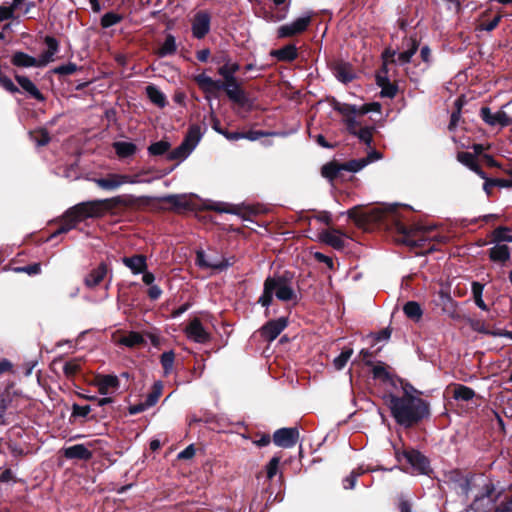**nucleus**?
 I'll return each instance as SVG.
<instances>
[{
	"mask_svg": "<svg viewBox=\"0 0 512 512\" xmlns=\"http://www.w3.org/2000/svg\"><path fill=\"white\" fill-rule=\"evenodd\" d=\"M132 203V196H115L108 199L91 200L78 203L64 213L62 217V225L54 234L51 235V237L67 233L71 229L75 228L79 222L88 218H100L108 211L119 205L127 206Z\"/></svg>",
	"mask_w": 512,
	"mask_h": 512,
	"instance_id": "obj_1",
	"label": "nucleus"
},
{
	"mask_svg": "<svg viewBox=\"0 0 512 512\" xmlns=\"http://www.w3.org/2000/svg\"><path fill=\"white\" fill-rule=\"evenodd\" d=\"M385 400L392 416L402 426L410 427L429 415L428 403L406 390L401 397L390 394Z\"/></svg>",
	"mask_w": 512,
	"mask_h": 512,
	"instance_id": "obj_2",
	"label": "nucleus"
},
{
	"mask_svg": "<svg viewBox=\"0 0 512 512\" xmlns=\"http://www.w3.org/2000/svg\"><path fill=\"white\" fill-rule=\"evenodd\" d=\"M275 296L280 301H291L297 298L291 279L284 275H274L267 277L263 284V293L258 299V303L268 308Z\"/></svg>",
	"mask_w": 512,
	"mask_h": 512,
	"instance_id": "obj_3",
	"label": "nucleus"
},
{
	"mask_svg": "<svg viewBox=\"0 0 512 512\" xmlns=\"http://www.w3.org/2000/svg\"><path fill=\"white\" fill-rule=\"evenodd\" d=\"M92 181L100 189L113 191L120 188L124 184L149 183L151 180L139 179V175L109 173L102 178H93Z\"/></svg>",
	"mask_w": 512,
	"mask_h": 512,
	"instance_id": "obj_4",
	"label": "nucleus"
},
{
	"mask_svg": "<svg viewBox=\"0 0 512 512\" xmlns=\"http://www.w3.org/2000/svg\"><path fill=\"white\" fill-rule=\"evenodd\" d=\"M312 13H307L291 23L284 24L277 29L278 38H288L304 32L310 25Z\"/></svg>",
	"mask_w": 512,
	"mask_h": 512,
	"instance_id": "obj_5",
	"label": "nucleus"
},
{
	"mask_svg": "<svg viewBox=\"0 0 512 512\" xmlns=\"http://www.w3.org/2000/svg\"><path fill=\"white\" fill-rule=\"evenodd\" d=\"M418 50V43L415 39L407 40L406 49L397 53L396 51L386 50L383 54L384 59L391 58V61L399 65L407 64Z\"/></svg>",
	"mask_w": 512,
	"mask_h": 512,
	"instance_id": "obj_6",
	"label": "nucleus"
},
{
	"mask_svg": "<svg viewBox=\"0 0 512 512\" xmlns=\"http://www.w3.org/2000/svg\"><path fill=\"white\" fill-rule=\"evenodd\" d=\"M299 440L297 428H280L274 432L273 442L282 448H292Z\"/></svg>",
	"mask_w": 512,
	"mask_h": 512,
	"instance_id": "obj_7",
	"label": "nucleus"
},
{
	"mask_svg": "<svg viewBox=\"0 0 512 512\" xmlns=\"http://www.w3.org/2000/svg\"><path fill=\"white\" fill-rule=\"evenodd\" d=\"M186 336L189 340L205 344L210 340V333L204 328L198 318H194L185 328Z\"/></svg>",
	"mask_w": 512,
	"mask_h": 512,
	"instance_id": "obj_8",
	"label": "nucleus"
},
{
	"mask_svg": "<svg viewBox=\"0 0 512 512\" xmlns=\"http://www.w3.org/2000/svg\"><path fill=\"white\" fill-rule=\"evenodd\" d=\"M432 228L430 226H425L421 224H417L414 227L407 230L404 227L400 228V231L406 236V242L411 246H421L422 242L426 240L427 233Z\"/></svg>",
	"mask_w": 512,
	"mask_h": 512,
	"instance_id": "obj_9",
	"label": "nucleus"
},
{
	"mask_svg": "<svg viewBox=\"0 0 512 512\" xmlns=\"http://www.w3.org/2000/svg\"><path fill=\"white\" fill-rule=\"evenodd\" d=\"M288 321L285 317L271 320L261 328V336L268 342L275 340L287 327Z\"/></svg>",
	"mask_w": 512,
	"mask_h": 512,
	"instance_id": "obj_10",
	"label": "nucleus"
},
{
	"mask_svg": "<svg viewBox=\"0 0 512 512\" xmlns=\"http://www.w3.org/2000/svg\"><path fill=\"white\" fill-rule=\"evenodd\" d=\"M403 455L414 473L426 474L428 472L429 462L420 452L416 450H409L405 451Z\"/></svg>",
	"mask_w": 512,
	"mask_h": 512,
	"instance_id": "obj_11",
	"label": "nucleus"
},
{
	"mask_svg": "<svg viewBox=\"0 0 512 512\" xmlns=\"http://www.w3.org/2000/svg\"><path fill=\"white\" fill-rule=\"evenodd\" d=\"M482 120L490 126L505 127L511 124L510 117L503 110L492 113L490 108L482 107L480 110Z\"/></svg>",
	"mask_w": 512,
	"mask_h": 512,
	"instance_id": "obj_12",
	"label": "nucleus"
},
{
	"mask_svg": "<svg viewBox=\"0 0 512 512\" xmlns=\"http://www.w3.org/2000/svg\"><path fill=\"white\" fill-rule=\"evenodd\" d=\"M108 272L105 263L99 264L96 268L92 269L84 278V284L88 289H94L100 285Z\"/></svg>",
	"mask_w": 512,
	"mask_h": 512,
	"instance_id": "obj_13",
	"label": "nucleus"
},
{
	"mask_svg": "<svg viewBox=\"0 0 512 512\" xmlns=\"http://www.w3.org/2000/svg\"><path fill=\"white\" fill-rule=\"evenodd\" d=\"M196 262L201 268H209L213 270L222 271L229 267L231 263L228 260H215L208 257L203 251H197Z\"/></svg>",
	"mask_w": 512,
	"mask_h": 512,
	"instance_id": "obj_14",
	"label": "nucleus"
},
{
	"mask_svg": "<svg viewBox=\"0 0 512 512\" xmlns=\"http://www.w3.org/2000/svg\"><path fill=\"white\" fill-rule=\"evenodd\" d=\"M209 29H210L209 15L207 13H203V12L198 13L195 16V19L192 24L193 35L196 38L201 39L209 32Z\"/></svg>",
	"mask_w": 512,
	"mask_h": 512,
	"instance_id": "obj_15",
	"label": "nucleus"
},
{
	"mask_svg": "<svg viewBox=\"0 0 512 512\" xmlns=\"http://www.w3.org/2000/svg\"><path fill=\"white\" fill-rule=\"evenodd\" d=\"M333 109L339 112L344 117V119H347L353 115H365L370 111L367 105L357 107L355 105L341 102H335L333 104Z\"/></svg>",
	"mask_w": 512,
	"mask_h": 512,
	"instance_id": "obj_16",
	"label": "nucleus"
},
{
	"mask_svg": "<svg viewBox=\"0 0 512 512\" xmlns=\"http://www.w3.org/2000/svg\"><path fill=\"white\" fill-rule=\"evenodd\" d=\"M95 386L102 395H107L110 390H116L119 387V379L115 375H101L96 377Z\"/></svg>",
	"mask_w": 512,
	"mask_h": 512,
	"instance_id": "obj_17",
	"label": "nucleus"
},
{
	"mask_svg": "<svg viewBox=\"0 0 512 512\" xmlns=\"http://www.w3.org/2000/svg\"><path fill=\"white\" fill-rule=\"evenodd\" d=\"M221 89L225 90L228 98L237 103L243 105L246 102V95L244 91L240 88V85L237 81L232 83H223Z\"/></svg>",
	"mask_w": 512,
	"mask_h": 512,
	"instance_id": "obj_18",
	"label": "nucleus"
},
{
	"mask_svg": "<svg viewBox=\"0 0 512 512\" xmlns=\"http://www.w3.org/2000/svg\"><path fill=\"white\" fill-rule=\"evenodd\" d=\"M195 81L205 93H214L222 87L221 80H214L205 73L195 76Z\"/></svg>",
	"mask_w": 512,
	"mask_h": 512,
	"instance_id": "obj_19",
	"label": "nucleus"
},
{
	"mask_svg": "<svg viewBox=\"0 0 512 512\" xmlns=\"http://www.w3.org/2000/svg\"><path fill=\"white\" fill-rule=\"evenodd\" d=\"M122 262L135 275L145 272V270H147V262L146 257L144 255L124 257L122 259Z\"/></svg>",
	"mask_w": 512,
	"mask_h": 512,
	"instance_id": "obj_20",
	"label": "nucleus"
},
{
	"mask_svg": "<svg viewBox=\"0 0 512 512\" xmlns=\"http://www.w3.org/2000/svg\"><path fill=\"white\" fill-rule=\"evenodd\" d=\"M112 146L119 159L133 157L138 151L137 145L129 141H116Z\"/></svg>",
	"mask_w": 512,
	"mask_h": 512,
	"instance_id": "obj_21",
	"label": "nucleus"
},
{
	"mask_svg": "<svg viewBox=\"0 0 512 512\" xmlns=\"http://www.w3.org/2000/svg\"><path fill=\"white\" fill-rule=\"evenodd\" d=\"M64 456L68 459L89 460L92 452L83 444H76L64 449Z\"/></svg>",
	"mask_w": 512,
	"mask_h": 512,
	"instance_id": "obj_22",
	"label": "nucleus"
},
{
	"mask_svg": "<svg viewBox=\"0 0 512 512\" xmlns=\"http://www.w3.org/2000/svg\"><path fill=\"white\" fill-rule=\"evenodd\" d=\"M320 240L335 249H341L344 247L343 234L335 229L323 231L320 234Z\"/></svg>",
	"mask_w": 512,
	"mask_h": 512,
	"instance_id": "obj_23",
	"label": "nucleus"
},
{
	"mask_svg": "<svg viewBox=\"0 0 512 512\" xmlns=\"http://www.w3.org/2000/svg\"><path fill=\"white\" fill-rule=\"evenodd\" d=\"M270 55L279 61L290 62L297 58L298 52L295 45L288 44L280 49L272 50Z\"/></svg>",
	"mask_w": 512,
	"mask_h": 512,
	"instance_id": "obj_24",
	"label": "nucleus"
},
{
	"mask_svg": "<svg viewBox=\"0 0 512 512\" xmlns=\"http://www.w3.org/2000/svg\"><path fill=\"white\" fill-rule=\"evenodd\" d=\"M16 81L21 86V88L26 91L31 97L43 101L44 97L36 85L27 77L16 75Z\"/></svg>",
	"mask_w": 512,
	"mask_h": 512,
	"instance_id": "obj_25",
	"label": "nucleus"
},
{
	"mask_svg": "<svg viewBox=\"0 0 512 512\" xmlns=\"http://www.w3.org/2000/svg\"><path fill=\"white\" fill-rule=\"evenodd\" d=\"M11 62L17 67H38L37 59L24 52H15L12 56Z\"/></svg>",
	"mask_w": 512,
	"mask_h": 512,
	"instance_id": "obj_26",
	"label": "nucleus"
},
{
	"mask_svg": "<svg viewBox=\"0 0 512 512\" xmlns=\"http://www.w3.org/2000/svg\"><path fill=\"white\" fill-rule=\"evenodd\" d=\"M439 298L443 312L452 318L456 317V302L451 298V296L444 291H440Z\"/></svg>",
	"mask_w": 512,
	"mask_h": 512,
	"instance_id": "obj_27",
	"label": "nucleus"
},
{
	"mask_svg": "<svg viewBox=\"0 0 512 512\" xmlns=\"http://www.w3.org/2000/svg\"><path fill=\"white\" fill-rule=\"evenodd\" d=\"M238 70L239 65L237 63L227 62L218 69V73L224 78L223 83H232L237 81L234 75Z\"/></svg>",
	"mask_w": 512,
	"mask_h": 512,
	"instance_id": "obj_28",
	"label": "nucleus"
},
{
	"mask_svg": "<svg viewBox=\"0 0 512 512\" xmlns=\"http://www.w3.org/2000/svg\"><path fill=\"white\" fill-rule=\"evenodd\" d=\"M146 94L150 101L158 107H165L167 104L166 96L156 86L148 85L146 87Z\"/></svg>",
	"mask_w": 512,
	"mask_h": 512,
	"instance_id": "obj_29",
	"label": "nucleus"
},
{
	"mask_svg": "<svg viewBox=\"0 0 512 512\" xmlns=\"http://www.w3.org/2000/svg\"><path fill=\"white\" fill-rule=\"evenodd\" d=\"M492 507V500L490 493H486L482 496L476 497L473 503L471 504V508L475 512H488Z\"/></svg>",
	"mask_w": 512,
	"mask_h": 512,
	"instance_id": "obj_30",
	"label": "nucleus"
},
{
	"mask_svg": "<svg viewBox=\"0 0 512 512\" xmlns=\"http://www.w3.org/2000/svg\"><path fill=\"white\" fill-rule=\"evenodd\" d=\"M489 255L493 261L505 262L510 258V250L505 244L496 245L490 249Z\"/></svg>",
	"mask_w": 512,
	"mask_h": 512,
	"instance_id": "obj_31",
	"label": "nucleus"
},
{
	"mask_svg": "<svg viewBox=\"0 0 512 512\" xmlns=\"http://www.w3.org/2000/svg\"><path fill=\"white\" fill-rule=\"evenodd\" d=\"M403 311L408 318L414 321H419L423 314L420 304L415 301L407 302L403 307Z\"/></svg>",
	"mask_w": 512,
	"mask_h": 512,
	"instance_id": "obj_32",
	"label": "nucleus"
},
{
	"mask_svg": "<svg viewBox=\"0 0 512 512\" xmlns=\"http://www.w3.org/2000/svg\"><path fill=\"white\" fill-rule=\"evenodd\" d=\"M192 151L193 147L187 145V143L182 142L177 148L168 154L167 158L168 160H184L191 154Z\"/></svg>",
	"mask_w": 512,
	"mask_h": 512,
	"instance_id": "obj_33",
	"label": "nucleus"
},
{
	"mask_svg": "<svg viewBox=\"0 0 512 512\" xmlns=\"http://www.w3.org/2000/svg\"><path fill=\"white\" fill-rule=\"evenodd\" d=\"M336 78L343 82L348 83L354 79V73L352 69L346 64H339L335 67L334 70Z\"/></svg>",
	"mask_w": 512,
	"mask_h": 512,
	"instance_id": "obj_34",
	"label": "nucleus"
},
{
	"mask_svg": "<svg viewBox=\"0 0 512 512\" xmlns=\"http://www.w3.org/2000/svg\"><path fill=\"white\" fill-rule=\"evenodd\" d=\"M474 396L475 392L473 389L461 384L456 385L453 391V397L455 400L469 401L473 399Z\"/></svg>",
	"mask_w": 512,
	"mask_h": 512,
	"instance_id": "obj_35",
	"label": "nucleus"
},
{
	"mask_svg": "<svg viewBox=\"0 0 512 512\" xmlns=\"http://www.w3.org/2000/svg\"><path fill=\"white\" fill-rule=\"evenodd\" d=\"M342 167H343V164H338L336 162H329L322 167V170H321L322 176L329 180H333L338 176V174L341 171L344 170Z\"/></svg>",
	"mask_w": 512,
	"mask_h": 512,
	"instance_id": "obj_36",
	"label": "nucleus"
},
{
	"mask_svg": "<svg viewBox=\"0 0 512 512\" xmlns=\"http://www.w3.org/2000/svg\"><path fill=\"white\" fill-rule=\"evenodd\" d=\"M177 45L176 40L173 35H168L164 41V43L161 45V47L158 50V55L160 57H165L168 55H172L176 52Z\"/></svg>",
	"mask_w": 512,
	"mask_h": 512,
	"instance_id": "obj_37",
	"label": "nucleus"
},
{
	"mask_svg": "<svg viewBox=\"0 0 512 512\" xmlns=\"http://www.w3.org/2000/svg\"><path fill=\"white\" fill-rule=\"evenodd\" d=\"M162 390H163L162 382L161 381L155 382L153 385L152 392L149 393L147 395L146 399L144 400L146 402V406H149V407L154 406L158 402L159 397L162 394Z\"/></svg>",
	"mask_w": 512,
	"mask_h": 512,
	"instance_id": "obj_38",
	"label": "nucleus"
},
{
	"mask_svg": "<svg viewBox=\"0 0 512 512\" xmlns=\"http://www.w3.org/2000/svg\"><path fill=\"white\" fill-rule=\"evenodd\" d=\"M288 14V5L279 8L276 11H266L264 13V19L268 22H279L286 18Z\"/></svg>",
	"mask_w": 512,
	"mask_h": 512,
	"instance_id": "obj_39",
	"label": "nucleus"
},
{
	"mask_svg": "<svg viewBox=\"0 0 512 512\" xmlns=\"http://www.w3.org/2000/svg\"><path fill=\"white\" fill-rule=\"evenodd\" d=\"M144 342L143 336L138 332H130L128 335L120 339V344L127 347H135Z\"/></svg>",
	"mask_w": 512,
	"mask_h": 512,
	"instance_id": "obj_40",
	"label": "nucleus"
},
{
	"mask_svg": "<svg viewBox=\"0 0 512 512\" xmlns=\"http://www.w3.org/2000/svg\"><path fill=\"white\" fill-rule=\"evenodd\" d=\"M170 147H171V145L169 142L161 140V141L152 143L148 147V153L152 156H160V155L167 153L169 151Z\"/></svg>",
	"mask_w": 512,
	"mask_h": 512,
	"instance_id": "obj_41",
	"label": "nucleus"
},
{
	"mask_svg": "<svg viewBox=\"0 0 512 512\" xmlns=\"http://www.w3.org/2000/svg\"><path fill=\"white\" fill-rule=\"evenodd\" d=\"M174 360H175V354L173 351H166L164 352L161 357H160V362H161V365L164 369V374L165 375H168L172 372L173 370V365H174Z\"/></svg>",
	"mask_w": 512,
	"mask_h": 512,
	"instance_id": "obj_42",
	"label": "nucleus"
},
{
	"mask_svg": "<svg viewBox=\"0 0 512 512\" xmlns=\"http://www.w3.org/2000/svg\"><path fill=\"white\" fill-rule=\"evenodd\" d=\"M483 288H484L483 285H481L478 282H474L472 284V292H473V296H474V300H475L476 305L481 310L486 311L488 309V307H487V305L485 304V302L482 299Z\"/></svg>",
	"mask_w": 512,
	"mask_h": 512,
	"instance_id": "obj_43",
	"label": "nucleus"
},
{
	"mask_svg": "<svg viewBox=\"0 0 512 512\" xmlns=\"http://www.w3.org/2000/svg\"><path fill=\"white\" fill-rule=\"evenodd\" d=\"M457 160L470 170H473L478 165L475 156L469 152H459L457 154Z\"/></svg>",
	"mask_w": 512,
	"mask_h": 512,
	"instance_id": "obj_44",
	"label": "nucleus"
},
{
	"mask_svg": "<svg viewBox=\"0 0 512 512\" xmlns=\"http://www.w3.org/2000/svg\"><path fill=\"white\" fill-rule=\"evenodd\" d=\"M366 166H367V162L365 161L364 158H361V159H355V160H351V161L344 163L342 168L345 171L356 173V172H359L360 170H362Z\"/></svg>",
	"mask_w": 512,
	"mask_h": 512,
	"instance_id": "obj_45",
	"label": "nucleus"
},
{
	"mask_svg": "<svg viewBox=\"0 0 512 512\" xmlns=\"http://www.w3.org/2000/svg\"><path fill=\"white\" fill-rule=\"evenodd\" d=\"M200 138H201V134H200L199 127H192V128H190L183 143H187V145H190L194 149L196 147V145L198 144Z\"/></svg>",
	"mask_w": 512,
	"mask_h": 512,
	"instance_id": "obj_46",
	"label": "nucleus"
},
{
	"mask_svg": "<svg viewBox=\"0 0 512 512\" xmlns=\"http://www.w3.org/2000/svg\"><path fill=\"white\" fill-rule=\"evenodd\" d=\"M353 354V351L352 349H348L346 351H343L339 356H337L333 363H334V366L337 370H341L342 368L345 367V365L347 364L348 360L350 359V357L352 356Z\"/></svg>",
	"mask_w": 512,
	"mask_h": 512,
	"instance_id": "obj_47",
	"label": "nucleus"
},
{
	"mask_svg": "<svg viewBox=\"0 0 512 512\" xmlns=\"http://www.w3.org/2000/svg\"><path fill=\"white\" fill-rule=\"evenodd\" d=\"M121 21V17L118 14L109 12L102 16L101 25L104 28L111 27Z\"/></svg>",
	"mask_w": 512,
	"mask_h": 512,
	"instance_id": "obj_48",
	"label": "nucleus"
},
{
	"mask_svg": "<svg viewBox=\"0 0 512 512\" xmlns=\"http://www.w3.org/2000/svg\"><path fill=\"white\" fill-rule=\"evenodd\" d=\"M372 131L373 128L371 127L360 128L355 136H357L360 139V141L370 146L372 142Z\"/></svg>",
	"mask_w": 512,
	"mask_h": 512,
	"instance_id": "obj_49",
	"label": "nucleus"
},
{
	"mask_svg": "<svg viewBox=\"0 0 512 512\" xmlns=\"http://www.w3.org/2000/svg\"><path fill=\"white\" fill-rule=\"evenodd\" d=\"M279 463H280V458L273 457L267 464L266 471H267V477L269 479H272L277 474Z\"/></svg>",
	"mask_w": 512,
	"mask_h": 512,
	"instance_id": "obj_50",
	"label": "nucleus"
},
{
	"mask_svg": "<svg viewBox=\"0 0 512 512\" xmlns=\"http://www.w3.org/2000/svg\"><path fill=\"white\" fill-rule=\"evenodd\" d=\"M91 406L85 405L80 406L78 404H73L72 406V417H86L91 412Z\"/></svg>",
	"mask_w": 512,
	"mask_h": 512,
	"instance_id": "obj_51",
	"label": "nucleus"
},
{
	"mask_svg": "<svg viewBox=\"0 0 512 512\" xmlns=\"http://www.w3.org/2000/svg\"><path fill=\"white\" fill-rule=\"evenodd\" d=\"M397 88L389 80H385V84L381 87V95L384 97L393 98L396 95Z\"/></svg>",
	"mask_w": 512,
	"mask_h": 512,
	"instance_id": "obj_52",
	"label": "nucleus"
},
{
	"mask_svg": "<svg viewBox=\"0 0 512 512\" xmlns=\"http://www.w3.org/2000/svg\"><path fill=\"white\" fill-rule=\"evenodd\" d=\"M77 71V65L74 63H68L65 65L58 66L54 69V72L60 75H70Z\"/></svg>",
	"mask_w": 512,
	"mask_h": 512,
	"instance_id": "obj_53",
	"label": "nucleus"
},
{
	"mask_svg": "<svg viewBox=\"0 0 512 512\" xmlns=\"http://www.w3.org/2000/svg\"><path fill=\"white\" fill-rule=\"evenodd\" d=\"M80 369L78 361L71 360L64 364L63 371L66 376H73Z\"/></svg>",
	"mask_w": 512,
	"mask_h": 512,
	"instance_id": "obj_54",
	"label": "nucleus"
},
{
	"mask_svg": "<svg viewBox=\"0 0 512 512\" xmlns=\"http://www.w3.org/2000/svg\"><path fill=\"white\" fill-rule=\"evenodd\" d=\"M356 116L357 115H353V116H351V117H349L347 119H344V122L346 124L347 130L349 131V133H351L353 135H356L357 131L359 130L358 129L359 123L356 120Z\"/></svg>",
	"mask_w": 512,
	"mask_h": 512,
	"instance_id": "obj_55",
	"label": "nucleus"
},
{
	"mask_svg": "<svg viewBox=\"0 0 512 512\" xmlns=\"http://www.w3.org/2000/svg\"><path fill=\"white\" fill-rule=\"evenodd\" d=\"M500 20H501V16L497 15L491 21H489L487 23H482L479 26V29L484 30V31H492L498 26Z\"/></svg>",
	"mask_w": 512,
	"mask_h": 512,
	"instance_id": "obj_56",
	"label": "nucleus"
},
{
	"mask_svg": "<svg viewBox=\"0 0 512 512\" xmlns=\"http://www.w3.org/2000/svg\"><path fill=\"white\" fill-rule=\"evenodd\" d=\"M15 271L24 272L29 275H36V274L40 273L41 267L39 264H33V265L25 266V267H18L15 269Z\"/></svg>",
	"mask_w": 512,
	"mask_h": 512,
	"instance_id": "obj_57",
	"label": "nucleus"
},
{
	"mask_svg": "<svg viewBox=\"0 0 512 512\" xmlns=\"http://www.w3.org/2000/svg\"><path fill=\"white\" fill-rule=\"evenodd\" d=\"M494 235L497 240L512 242V235H510L505 228L496 229Z\"/></svg>",
	"mask_w": 512,
	"mask_h": 512,
	"instance_id": "obj_58",
	"label": "nucleus"
},
{
	"mask_svg": "<svg viewBox=\"0 0 512 512\" xmlns=\"http://www.w3.org/2000/svg\"><path fill=\"white\" fill-rule=\"evenodd\" d=\"M54 60V54L50 53L49 51H46L40 55V57L37 59L38 67H44L50 62Z\"/></svg>",
	"mask_w": 512,
	"mask_h": 512,
	"instance_id": "obj_59",
	"label": "nucleus"
},
{
	"mask_svg": "<svg viewBox=\"0 0 512 512\" xmlns=\"http://www.w3.org/2000/svg\"><path fill=\"white\" fill-rule=\"evenodd\" d=\"M45 43L48 47V50L50 53L52 54H56L57 51H58V48H59V43L58 41L54 38V37H51V36H46L45 37Z\"/></svg>",
	"mask_w": 512,
	"mask_h": 512,
	"instance_id": "obj_60",
	"label": "nucleus"
},
{
	"mask_svg": "<svg viewBox=\"0 0 512 512\" xmlns=\"http://www.w3.org/2000/svg\"><path fill=\"white\" fill-rule=\"evenodd\" d=\"M165 200L174 206L185 205V197L181 195H169L165 198Z\"/></svg>",
	"mask_w": 512,
	"mask_h": 512,
	"instance_id": "obj_61",
	"label": "nucleus"
},
{
	"mask_svg": "<svg viewBox=\"0 0 512 512\" xmlns=\"http://www.w3.org/2000/svg\"><path fill=\"white\" fill-rule=\"evenodd\" d=\"M13 18L14 13L9 6H0V22Z\"/></svg>",
	"mask_w": 512,
	"mask_h": 512,
	"instance_id": "obj_62",
	"label": "nucleus"
},
{
	"mask_svg": "<svg viewBox=\"0 0 512 512\" xmlns=\"http://www.w3.org/2000/svg\"><path fill=\"white\" fill-rule=\"evenodd\" d=\"M195 455V448L189 445L178 454V459H191Z\"/></svg>",
	"mask_w": 512,
	"mask_h": 512,
	"instance_id": "obj_63",
	"label": "nucleus"
},
{
	"mask_svg": "<svg viewBox=\"0 0 512 512\" xmlns=\"http://www.w3.org/2000/svg\"><path fill=\"white\" fill-rule=\"evenodd\" d=\"M162 294V290L157 285H151L148 289V296L152 300H157Z\"/></svg>",
	"mask_w": 512,
	"mask_h": 512,
	"instance_id": "obj_64",
	"label": "nucleus"
}]
</instances>
